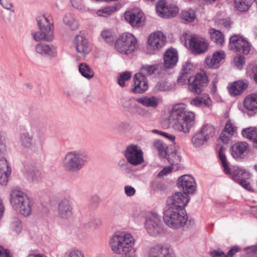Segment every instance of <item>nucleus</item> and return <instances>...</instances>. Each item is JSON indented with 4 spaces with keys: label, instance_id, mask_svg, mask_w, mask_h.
<instances>
[{
    "label": "nucleus",
    "instance_id": "46",
    "mask_svg": "<svg viewBox=\"0 0 257 257\" xmlns=\"http://www.w3.org/2000/svg\"><path fill=\"white\" fill-rule=\"evenodd\" d=\"M132 76V73L130 71H125L122 73L117 78V82L121 87L125 86V82L128 80Z\"/></svg>",
    "mask_w": 257,
    "mask_h": 257
},
{
    "label": "nucleus",
    "instance_id": "30",
    "mask_svg": "<svg viewBox=\"0 0 257 257\" xmlns=\"http://www.w3.org/2000/svg\"><path fill=\"white\" fill-rule=\"evenodd\" d=\"M23 229V224L20 218L14 217L12 218L9 224V231L14 235H18Z\"/></svg>",
    "mask_w": 257,
    "mask_h": 257
},
{
    "label": "nucleus",
    "instance_id": "43",
    "mask_svg": "<svg viewBox=\"0 0 257 257\" xmlns=\"http://www.w3.org/2000/svg\"><path fill=\"white\" fill-rule=\"evenodd\" d=\"M191 142L194 148H200L207 141L198 132L192 137Z\"/></svg>",
    "mask_w": 257,
    "mask_h": 257
},
{
    "label": "nucleus",
    "instance_id": "15",
    "mask_svg": "<svg viewBox=\"0 0 257 257\" xmlns=\"http://www.w3.org/2000/svg\"><path fill=\"white\" fill-rule=\"evenodd\" d=\"M208 79L205 74H197L189 79V89L190 91L198 94L207 83Z\"/></svg>",
    "mask_w": 257,
    "mask_h": 257
},
{
    "label": "nucleus",
    "instance_id": "27",
    "mask_svg": "<svg viewBox=\"0 0 257 257\" xmlns=\"http://www.w3.org/2000/svg\"><path fill=\"white\" fill-rule=\"evenodd\" d=\"M247 86L246 80H238L229 83L227 89L229 94L235 96L240 95Z\"/></svg>",
    "mask_w": 257,
    "mask_h": 257
},
{
    "label": "nucleus",
    "instance_id": "7",
    "mask_svg": "<svg viewBox=\"0 0 257 257\" xmlns=\"http://www.w3.org/2000/svg\"><path fill=\"white\" fill-rule=\"evenodd\" d=\"M218 156L224 173L230 175L235 182H237L239 180L243 179H249L250 178V174L243 169L238 167H233L232 168H229L226 156L224 153V148L222 147L219 149Z\"/></svg>",
    "mask_w": 257,
    "mask_h": 257
},
{
    "label": "nucleus",
    "instance_id": "57",
    "mask_svg": "<svg viewBox=\"0 0 257 257\" xmlns=\"http://www.w3.org/2000/svg\"><path fill=\"white\" fill-rule=\"evenodd\" d=\"M124 193L128 197H132L136 193V189L131 186L126 185L124 187Z\"/></svg>",
    "mask_w": 257,
    "mask_h": 257
},
{
    "label": "nucleus",
    "instance_id": "23",
    "mask_svg": "<svg viewBox=\"0 0 257 257\" xmlns=\"http://www.w3.org/2000/svg\"><path fill=\"white\" fill-rule=\"evenodd\" d=\"M37 128L31 127L29 131L21 133L19 135V142L23 148L30 149L33 145L34 134L38 132Z\"/></svg>",
    "mask_w": 257,
    "mask_h": 257
},
{
    "label": "nucleus",
    "instance_id": "8",
    "mask_svg": "<svg viewBox=\"0 0 257 257\" xmlns=\"http://www.w3.org/2000/svg\"><path fill=\"white\" fill-rule=\"evenodd\" d=\"M161 218V216L155 212H150L147 215L144 225L147 232L150 235L158 237L163 233Z\"/></svg>",
    "mask_w": 257,
    "mask_h": 257
},
{
    "label": "nucleus",
    "instance_id": "5",
    "mask_svg": "<svg viewBox=\"0 0 257 257\" xmlns=\"http://www.w3.org/2000/svg\"><path fill=\"white\" fill-rule=\"evenodd\" d=\"M163 219L168 227L177 229L184 226L188 218L185 210L168 207L164 212Z\"/></svg>",
    "mask_w": 257,
    "mask_h": 257
},
{
    "label": "nucleus",
    "instance_id": "44",
    "mask_svg": "<svg viewBox=\"0 0 257 257\" xmlns=\"http://www.w3.org/2000/svg\"><path fill=\"white\" fill-rule=\"evenodd\" d=\"M182 19L187 22H192L196 19V14L192 9L186 10L182 12Z\"/></svg>",
    "mask_w": 257,
    "mask_h": 257
},
{
    "label": "nucleus",
    "instance_id": "24",
    "mask_svg": "<svg viewBox=\"0 0 257 257\" xmlns=\"http://www.w3.org/2000/svg\"><path fill=\"white\" fill-rule=\"evenodd\" d=\"M58 216L62 219H68L72 215V206L67 199H63L59 203L58 206Z\"/></svg>",
    "mask_w": 257,
    "mask_h": 257
},
{
    "label": "nucleus",
    "instance_id": "2",
    "mask_svg": "<svg viewBox=\"0 0 257 257\" xmlns=\"http://www.w3.org/2000/svg\"><path fill=\"white\" fill-rule=\"evenodd\" d=\"M135 240L133 235L125 231L114 232L108 240L111 251L116 254H123L134 250Z\"/></svg>",
    "mask_w": 257,
    "mask_h": 257
},
{
    "label": "nucleus",
    "instance_id": "29",
    "mask_svg": "<svg viewBox=\"0 0 257 257\" xmlns=\"http://www.w3.org/2000/svg\"><path fill=\"white\" fill-rule=\"evenodd\" d=\"M248 149L249 146L247 143L245 142H238L232 146L231 155L234 158H240L244 153L248 151Z\"/></svg>",
    "mask_w": 257,
    "mask_h": 257
},
{
    "label": "nucleus",
    "instance_id": "54",
    "mask_svg": "<svg viewBox=\"0 0 257 257\" xmlns=\"http://www.w3.org/2000/svg\"><path fill=\"white\" fill-rule=\"evenodd\" d=\"M11 171L0 172V184L2 185H6L8 181V177Z\"/></svg>",
    "mask_w": 257,
    "mask_h": 257
},
{
    "label": "nucleus",
    "instance_id": "28",
    "mask_svg": "<svg viewBox=\"0 0 257 257\" xmlns=\"http://www.w3.org/2000/svg\"><path fill=\"white\" fill-rule=\"evenodd\" d=\"M164 66L167 68H170L176 65L178 60L177 51L175 49L167 50L164 54Z\"/></svg>",
    "mask_w": 257,
    "mask_h": 257
},
{
    "label": "nucleus",
    "instance_id": "61",
    "mask_svg": "<svg viewBox=\"0 0 257 257\" xmlns=\"http://www.w3.org/2000/svg\"><path fill=\"white\" fill-rule=\"evenodd\" d=\"M189 76L182 72L181 75L177 79V82L180 85H184L186 83L187 80H189Z\"/></svg>",
    "mask_w": 257,
    "mask_h": 257
},
{
    "label": "nucleus",
    "instance_id": "42",
    "mask_svg": "<svg viewBox=\"0 0 257 257\" xmlns=\"http://www.w3.org/2000/svg\"><path fill=\"white\" fill-rule=\"evenodd\" d=\"M153 146L158 152L159 155L163 158L166 157L167 155V146L160 140H155L153 144Z\"/></svg>",
    "mask_w": 257,
    "mask_h": 257
},
{
    "label": "nucleus",
    "instance_id": "20",
    "mask_svg": "<svg viewBox=\"0 0 257 257\" xmlns=\"http://www.w3.org/2000/svg\"><path fill=\"white\" fill-rule=\"evenodd\" d=\"M149 88L146 77L142 73H136L134 77V85L131 91L134 93H143Z\"/></svg>",
    "mask_w": 257,
    "mask_h": 257
},
{
    "label": "nucleus",
    "instance_id": "13",
    "mask_svg": "<svg viewBox=\"0 0 257 257\" xmlns=\"http://www.w3.org/2000/svg\"><path fill=\"white\" fill-rule=\"evenodd\" d=\"M229 45L231 49L236 52L247 54L250 51L249 43L239 35H234L230 38Z\"/></svg>",
    "mask_w": 257,
    "mask_h": 257
},
{
    "label": "nucleus",
    "instance_id": "63",
    "mask_svg": "<svg viewBox=\"0 0 257 257\" xmlns=\"http://www.w3.org/2000/svg\"><path fill=\"white\" fill-rule=\"evenodd\" d=\"M212 88L211 91L212 93H215L217 90V86L216 83L218 81L217 75L214 74L212 76Z\"/></svg>",
    "mask_w": 257,
    "mask_h": 257
},
{
    "label": "nucleus",
    "instance_id": "32",
    "mask_svg": "<svg viewBox=\"0 0 257 257\" xmlns=\"http://www.w3.org/2000/svg\"><path fill=\"white\" fill-rule=\"evenodd\" d=\"M243 106L250 111L257 109V93H252L247 95L244 99Z\"/></svg>",
    "mask_w": 257,
    "mask_h": 257
},
{
    "label": "nucleus",
    "instance_id": "6",
    "mask_svg": "<svg viewBox=\"0 0 257 257\" xmlns=\"http://www.w3.org/2000/svg\"><path fill=\"white\" fill-rule=\"evenodd\" d=\"M115 50L122 54H130L138 48L137 40L133 34L124 33L121 34L114 43Z\"/></svg>",
    "mask_w": 257,
    "mask_h": 257
},
{
    "label": "nucleus",
    "instance_id": "51",
    "mask_svg": "<svg viewBox=\"0 0 257 257\" xmlns=\"http://www.w3.org/2000/svg\"><path fill=\"white\" fill-rule=\"evenodd\" d=\"M156 70L154 65L143 66L141 69L142 73L145 77L153 74Z\"/></svg>",
    "mask_w": 257,
    "mask_h": 257
},
{
    "label": "nucleus",
    "instance_id": "53",
    "mask_svg": "<svg viewBox=\"0 0 257 257\" xmlns=\"http://www.w3.org/2000/svg\"><path fill=\"white\" fill-rule=\"evenodd\" d=\"M234 62L236 67L238 69H241L245 63L244 58L240 55L234 57Z\"/></svg>",
    "mask_w": 257,
    "mask_h": 257
},
{
    "label": "nucleus",
    "instance_id": "64",
    "mask_svg": "<svg viewBox=\"0 0 257 257\" xmlns=\"http://www.w3.org/2000/svg\"><path fill=\"white\" fill-rule=\"evenodd\" d=\"M0 257H12L10 251L0 245Z\"/></svg>",
    "mask_w": 257,
    "mask_h": 257
},
{
    "label": "nucleus",
    "instance_id": "1",
    "mask_svg": "<svg viewBox=\"0 0 257 257\" xmlns=\"http://www.w3.org/2000/svg\"><path fill=\"white\" fill-rule=\"evenodd\" d=\"M195 119L194 112L188 110L184 103L174 105L169 116L172 128L176 132L185 135L189 134L194 124Z\"/></svg>",
    "mask_w": 257,
    "mask_h": 257
},
{
    "label": "nucleus",
    "instance_id": "10",
    "mask_svg": "<svg viewBox=\"0 0 257 257\" xmlns=\"http://www.w3.org/2000/svg\"><path fill=\"white\" fill-rule=\"evenodd\" d=\"M190 201V197L185 192H176L167 199L168 207H172L180 210L184 208Z\"/></svg>",
    "mask_w": 257,
    "mask_h": 257
},
{
    "label": "nucleus",
    "instance_id": "47",
    "mask_svg": "<svg viewBox=\"0 0 257 257\" xmlns=\"http://www.w3.org/2000/svg\"><path fill=\"white\" fill-rule=\"evenodd\" d=\"M200 100V105L201 107H206L210 108L212 106V100L208 94H204L201 96H199Z\"/></svg>",
    "mask_w": 257,
    "mask_h": 257
},
{
    "label": "nucleus",
    "instance_id": "26",
    "mask_svg": "<svg viewBox=\"0 0 257 257\" xmlns=\"http://www.w3.org/2000/svg\"><path fill=\"white\" fill-rule=\"evenodd\" d=\"M148 257H175L172 255L168 247L162 244H158L151 247Z\"/></svg>",
    "mask_w": 257,
    "mask_h": 257
},
{
    "label": "nucleus",
    "instance_id": "45",
    "mask_svg": "<svg viewBox=\"0 0 257 257\" xmlns=\"http://www.w3.org/2000/svg\"><path fill=\"white\" fill-rule=\"evenodd\" d=\"M172 89V86L170 83L163 81L158 82L155 87V90L157 92L170 91Z\"/></svg>",
    "mask_w": 257,
    "mask_h": 257
},
{
    "label": "nucleus",
    "instance_id": "3",
    "mask_svg": "<svg viewBox=\"0 0 257 257\" xmlns=\"http://www.w3.org/2000/svg\"><path fill=\"white\" fill-rule=\"evenodd\" d=\"M10 202L13 208L22 215L27 217L31 214L34 202L24 192L17 189L12 190Z\"/></svg>",
    "mask_w": 257,
    "mask_h": 257
},
{
    "label": "nucleus",
    "instance_id": "22",
    "mask_svg": "<svg viewBox=\"0 0 257 257\" xmlns=\"http://www.w3.org/2000/svg\"><path fill=\"white\" fill-rule=\"evenodd\" d=\"M225 58V53L223 50L215 52L213 55L205 59L206 65L210 68H217L223 62Z\"/></svg>",
    "mask_w": 257,
    "mask_h": 257
},
{
    "label": "nucleus",
    "instance_id": "58",
    "mask_svg": "<svg viewBox=\"0 0 257 257\" xmlns=\"http://www.w3.org/2000/svg\"><path fill=\"white\" fill-rule=\"evenodd\" d=\"M0 6L5 9L13 11V5L9 0H0Z\"/></svg>",
    "mask_w": 257,
    "mask_h": 257
},
{
    "label": "nucleus",
    "instance_id": "60",
    "mask_svg": "<svg viewBox=\"0 0 257 257\" xmlns=\"http://www.w3.org/2000/svg\"><path fill=\"white\" fill-rule=\"evenodd\" d=\"M134 108H135L136 112L140 116H145L147 111L145 108L137 104H134Z\"/></svg>",
    "mask_w": 257,
    "mask_h": 257
},
{
    "label": "nucleus",
    "instance_id": "14",
    "mask_svg": "<svg viewBox=\"0 0 257 257\" xmlns=\"http://www.w3.org/2000/svg\"><path fill=\"white\" fill-rule=\"evenodd\" d=\"M74 46L78 56L80 57H85L91 51V48L88 40L83 36H75Z\"/></svg>",
    "mask_w": 257,
    "mask_h": 257
},
{
    "label": "nucleus",
    "instance_id": "62",
    "mask_svg": "<svg viewBox=\"0 0 257 257\" xmlns=\"http://www.w3.org/2000/svg\"><path fill=\"white\" fill-rule=\"evenodd\" d=\"M122 106L126 110H128L132 107L134 108V104L133 101L131 99H126L122 102Z\"/></svg>",
    "mask_w": 257,
    "mask_h": 257
},
{
    "label": "nucleus",
    "instance_id": "9",
    "mask_svg": "<svg viewBox=\"0 0 257 257\" xmlns=\"http://www.w3.org/2000/svg\"><path fill=\"white\" fill-rule=\"evenodd\" d=\"M166 42V37L162 32L151 33L148 38L147 52L149 54L156 53L165 45Z\"/></svg>",
    "mask_w": 257,
    "mask_h": 257
},
{
    "label": "nucleus",
    "instance_id": "18",
    "mask_svg": "<svg viewBox=\"0 0 257 257\" xmlns=\"http://www.w3.org/2000/svg\"><path fill=\"white\" fill-rule=\"evenodd\" d=\"M189 45L191 50L196 54H201L205 52L208 49V43L203 38L193 36L189 40Z\"/></svg>",
    "mask_w": 257,
    "mask_h": 257
},
{
    "label": "nucleus",
    "instance_id": "17",
    "mask_svg": "<svg viewBox=\"0 0 257 257\" xmlns=\"http://www.w3.org/2000/svg\"><path fill=\"white\" fill-rule=\"evenodd\" d=\"M36 52L43 56H48L50 58H55L58 56V48L53 44L39 43L35 48Z\"/></svg>",
    "mask_w": 257,
    "mask_h": 257
},
{
    "label": "nucleus",
    "instance_id": "25",
    "mask_svg": "<svg viewBox=\"0 0 257 257\" xmlns=\"http://www.w3.org/2000/svg\"><path fill=\"white\" fill-rule=\"evenodd\" d=\"M32 35L36 41L51 42L54 37L53 28H39V31L33 32Z\"/></svg>",
    "mask_w": 257,
    "mask_h": 257
},
{
    "label": "nucleus",
    "instance_id": "49",
    "mask_svg": "<svg viewBox=\"0 0 257 257\" xmlns=\"http://www.w3.org/2000/svg\"><path fill=\"white\" fill-rule=\"evenodd\" d=\"M68 257H85L84 252L78 248H73L67 252Z\"/></svg>",
    "mask_w": 257,
    "mask_h": 257
},
{
    "label": "nucleus",
    "instance_id": "36",
    "mask_svg": "<svg viewBox=\"0 0 257 257\" xmlns=\"http://www.w3.org/2000/svg\"><path fill=\"white\" fill-rule=\"evenodd\" d=\"M78 70L81 75L88 80L92 79L94 76L93 70L85 63L79 64Z\"/></svg>",
    "mask_w": 257,
    "mask_h": 257
},
{
    "label": "nucleus",
    "instance_id": "41",
    "mask_svg": "<svg viewBox=\"0 0 257 257\" xmlns=\"http://www.w3.org/2000/svg\"><path fill=\"white\" fill-rule=\"evenodd\" d=\"M252 0H234L235 8L240 12H245L251 6Z\"/></svg>",
    "mask_w": 257,
    "mask_h": 257
},
{
    "label": "nucleus",
    "instance_id": "37",
    "mask_svg": "<svg viewBox=\"0 0 257 257\" xmlns=\"http://www.w3.org/2000/svg\"><path fill=\"white\" fill-rule=\"evenodd\" d=\"M242 137L246 139L252 140L254 144L257 143V128L249 127L242 130Z\"/></svg>",
    "mask_w": 257,
    "mask_h": 257
},
{
    "label": "nucleus",
    "instance_id": "52",
    "mask_svg": "<svg viewBox=\"0 0 257 257\" xmlns=\"http://www.w3.org/2000/svg\"><path fill=\"white\" fill-rule=\"evenodd\" d=\"M152 132L157 134H159L162 136H163L165 138H166V139H168L171 142L175 143V141L176 138L174 135H170L168 133L161 132V131L157 130H152Z\"/></svg>",
    "mask_w": 257,
    "mask_h": 257
},
{
    "label": "nucleus",
    "instance_id": "12",
    "mask_svg": "<svg viewBox=\"0 0 257 257\" xmlns=\"http://www.w3.org/2000/svg\"><path fill=\"white\" fill-rule=\"evenodd\" d=\"M156 10L158 16L163 18L174 17L178 13V9L175 5L169 4L165 0L158 1Z\"/></svg>",
    "mask_w": 257,
    "mask_h": 257
},
{
    "label": "nucleus",
    "instance_id": "56",
    "mask_svg": "<svg viewBox=\"0 0 257 257\" xmlns=\"http://www.w3.org/2000/svg\"><path fill=\"white\" fill-rule=\"evenodd\" d=\"M174 169V166L171 165L168 167H165L158 174V177H161L167 175Z\"/></svg>",
    "mask_w": 257,
    "mask_h": 257
},
{
    "label": "nucleus",
    "instance_id": "11",
    "mask_svg": "<svg viewBox=\"0 0 257 257\" xmlns=\"http://www.w3.org/2000/svg\"><path fill=\"white\" fill-rule=\"evenodd\" d=\"M124 155L127 162L132 165L137 166L144 162L143 152L137 145H131L127 146Z\"/></svg>",
    "mask_w": 257,
    "mask_h": 257
},
{
    "label": "nucleus",
    "instance_id": "48",
    "mask_svg": "<svg viewBox=\"0 0 257 257\" xmlns=\"http://www.w3.org/2000/svg\"><path fill=\"white\" fill-rule=\"evenodd\" d=\"M7 135L4 132H0V155L6 152Z\"/></svg>",
    "mask_w": 257,
    "mask_h": 257
},
{
    "label": "nucleus",
    "instance_id": "38",
    "mask_svg": "<svg viewBox=\"0 0 257 257\" xmlns=\"http://www.w3.org/2000/svg\"><path fill=\"white\" fill-rule=\"evenodd\" d=\"M209 34L213 42L217 45H223L224 42V36L221 31L215 29H211L209 30Z\"/></svg>",
    "mask_w": 257,
    "mask_h": 257
},
{
    "label": "nucleus",
    "instance_id": "50",
    "mask_svg": "<svg viewBox=\"0 0 257 257\" xmlns=\"http://www.w3.org/2000/svg\"><path fill=\"white\" fill-rule=\"evenodd\" d=\"M195 70V66L190 62L186 63L182 67V72L189 75L194 73Z\"/></svg>",
    "mask_w": 257,
    "mask_h": 257
},
{
    "label": "nucleus",
    "instance_id": "4",
    "mask_svg": "<svg viewBox=\"0 0 257 257\" xmlns=\"http://www.w3.org/2000/svg\"><path fill=\"white\" fill-rule=\"evenodd\" d=\"M88 158L86 153L80 150L67 152L62 159V166L67 171L75 172L81 169Z\"/></svg>",
    "mask_w": 257,
    "mask_h": 257
},
{
    "label": "nucleus",
    "instance_id": "19",
    "mask_svg": "<svg viewBox=\"0 0 257 257\" xmlns=\"http://www.w3.org/2000/svg\"><path fill=\"white\" fill-rule=\"evenodd\" d=\"M178 185L187 194L193 193L196 189L195 179L189 175H184L179 178Z\"/></svg>",
    "mask_w": 257,
    "mask_h": 257
},
{
    "label": "nucleus",
    "instance_id": "31",
    "mask_svg": "<svg viewBox=\"0 0 257 257\" xmlns=\"http://www.w3.org/2000/svg\"><path fill=\"white\" fill-rule=\"evenodd\" d=\"M137 102L145 106L156 108L161 102V99L156 96H144L137 99Z\"/></svg>",
    "mask_w": 257,
    "mask_h": 257
},
{
    "label": "nucleus",
    "instance_id": "40",
    "mask_svg": "<svg viewBox=\"0 0 257 257\" xmlns=\"http://www.w3.org/2000/svg\"><path fill=\"white\" fill-rule=\"evenodd\" d=\"M100 39L103 41L110 44H113L115 38L113 32L108 29H104L101 32Z\"/></svg>",
    "mask_w": 257,
    "mask_h": 257
},
{
    "label": "nucleus",
    "instance_id": "35",
    "mask_svg": "<svg viewBox=\"0 0 257 257\" xmlns=\"http://www.w3.org/2000/svg\"><path fill=\"white\" fill-rule=\"evenodd\" d=\"M63 21L71 30H76L79 28V23L75 16L72 14H66L63 17Z\"/></svg>",
    "mask_w": 257,
    "mask_h": 257
},
{
    "label": "nucleus",
    "instance_id": "39",
    "mask_svg": "<svg viewBox=\"0 0 257 257\" xmlns=\"http://www.w3.org/2000/svg\"><path fill=\"white\" fill-rule=\"evenodd\" d=\"M37 22L39 28H53L50 16H40L37 18Z\"/></svg>",
    "mask_w": 257,
    "mask_h": 257
},
{
    "label": "nucleus",
    "instance_id": "33",
    "mask_svg": "<svg viewBox=\"0 0 257 257\" xmlns=\"http://www.w3.org/2000/svg\"><path fill=\"white\" fill-rule=\"evenodd\" d=\"M121 7L120 4H115L114 5L104 7L98 10L96 12L97 15L99 17H107L119 10Z\"/></svg>",
    "mask_w": 257,
    "mask_h": 257
},
{
    "label": "nucleus",
    "instance_id": "21",
    "mask_svg": "<svg viewBox=\"0 0 257 257\" xmlns=\"http://www.w3.org/2000/svg\"><path fill=\"white\" fill-rule=\"evenodd\" d=\"M237 134V127L235 123L228 120L225 123L224 130L221 132L219 139L225 144L229 142L230 140Z\"/></svg>",
    "mask_w": 257,
    "mask_h": 257
},
{
    "label": "nucleus",
    "instance_id": "16",
    "mask_svg": "<svg viewBox=\"0 0 257 257\" xmlns=\"http://www.w3.org/2000/svg\"><path fill=\"white\" fill-rule=\"evenodd\" d=\"M124 19L134 28L143 26L145 21V16L141 11L126 12L124 14Z\"/></svg>",
    "mask_w": 257,
    "mask_h": 257
},
{
    "label": "nucleus",
    "instance_id": "55",
    "mask_svg": "<svg viewBox=\"0 0 257 257\" xmlns=\"http://www.w3.org/2000/svg\"><path fill=\"white\" fill-rule=\"evenodd\" d=\"M11 171V168L9 167L7 161L5 158H0V172Z\"/></svg>",
    "mask_w": 257,
    "mask_h": 257
},
{
    "label": "nucleus",
    "instance_id": "59",
    "mask_svg": "<svg viewBox=\"0 0 257 257\" xmlns=\"http://www.w3.org/2000/svg\"><path fill=\"white\" fill-rule=\"evenodd\" d=\"M129 127V123L126 121L120 122L117 126V130L120 133L124 132Z\"/></svg>",
    "mask_w": 257,
    "mask_h": 257
},
{
    "label": "nucleus",
    "instance_id": "34",
    "mask_svg": "<svg viewBox=\"0 0 257 257\" xmlns=\"http://www.w3.org/2000/svg\"><path fill=\"white\" fill-rule=\"evenodd\" d=\"M198 133L207 141L214 136L215 130L213 125L207 123L203 125Z\"/></svg>",
    "mask_w": 257,
    "mask_h": 257
}]
</instances>
